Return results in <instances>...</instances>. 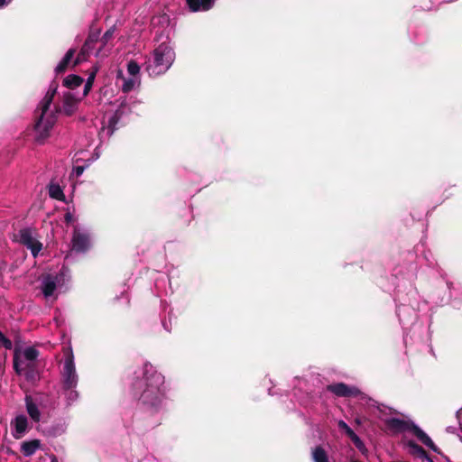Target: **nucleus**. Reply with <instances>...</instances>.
Wrapping results in <instances>:
<instances>
[{
  "instance_id": "nucleus-1",
  "label": "nucleus",
  "mask_w": 462,
  "mask_h": 462,
  "mask_svg": "<svg viewBox=\"0 0 462 462\" xmlns=\"http://www.w3.org/2000/svg\"><path fill=\"white\" fill-rule=\"evenodd\" d=\"M58 85L51 83L46 95L40 102L38 110L40 116L34 125L35 141L39 143H43L44 141L50 136L51 130L57 121L59 113L70 116L77 110L81 97H78L71 91H66L62 96V104L60 107L54 106L51 108V104L54 96L57 92Z\"/></svg>"
},
{
  "instance_id": "nucleus-2",
  "label": "nucleus",
  "mask_w": 462,
  "mask_h": 462,
  "mask_svg": "<svg viewBox=\"0 0 462 462\" xmlns=\"http://www.w3.org/2000/svg\"><path fill=\"white\" fill-rule=\"evenodd\" d=\"M140 375L133 383L134 396L153 411L164 408L169 392L164 375L149 362L143 365Z\"/></svg>"
},
{
  "instance_id": "nucleus-3",
  "label": "nucleus",
  "mask_w": 462,
  "mask_h": 462,
  "mask_svg": "<svg viewBox=\"0 0 462 462\" xmlns=\"http://www.w3.org/2000/svg\"><path fill=\"white\" fill-rule=\"evenodd\" d=\"M379 419L385 424L387 430L393 434L411 432L426 447L434 452H439L432 439L420 429L412 420L393 417L397 412L389 407L381 405L378 407Z\"/></svg>"
},
{
  "instance_id": "nucleus-4",
  "label": "nucleus",
  "mask_w": 462,
  "mask_h": 462,
  "mask_svg": "<svg viewBox=\"0 0 462 462\" xmlns=\"http://www.w3.org/2000/svg\"><path fill=\"white\" fill-rule=\"evenodd\" d=\"M60 364V394L64 396L67 405L70 406L79 399L77 391L79 374L70 346L63 348V358Z\"/></svg>"
},
{
  "instance_id": "nucleus-5",
  "label": "nucleus",
  "mask_w": 462,
  "mask_h": 462,
  "mask_svg": "<svg viewBox=\"0 0 462 462\" xmlns=\"http://www.w3.org/2000/svg\"><path fill=\"white\" fill-rule=\"evenodd\" d=\"M70 271L62 266L58 272L43 273L39 278V290L46 300L55 301L59 295L68 290Z\"/></svg>"
},
{
  "instance_id": "nucleus-6",
  "label": "nucleus",
  "mask_w": 462,
  "mask_h": 462,
  "mask_svg": "<svg viewBox=\"0 0 462 462\" xmlns=\"http://www.w3.org/2000/svg\"><path fill=\"white\" fill-rule=\"evenodd\" d=\"M175 60V51L168 38L158 44L145 61V70L151 77L164 74Z\"/></svg>"
},
{
  "instance_id": "nucleus-7",
  "label": "nucleus",
  "mask_w": 462,
  "mask_h": 462,
  "mask_svg": "<svg viewBox=\"0 0 462 462\" xmlns=\"http://www.w3.org/2000/svg\"><path fill=\"white\" fill-rule=\"evenodd\" d=\"M116 27H110L100 40H98V33L90 34L86 40L77 58L74 60L73 64L76 65L86 60L87 57L90 53H93L96 57L106 56V53L103 52V50L114 37Z\"/></svg>"
},
{
  "instance_id": "nucleus-8",
  "label": "nucleus",
  "mask_w": 462,
  "mask_h": 462,
  "mask_svg": "<svg viewBox=\"0 0 462 462\" xmlns=\"http://www.w3.org/2000/svg\"><path fill=\"white\" fill-rule=\"evenodd\" d=\"M38 350L28 346L22 350H15L14 355V368L18 374H23L28 380L35 376Z\"/></svg>"
},
{
  "instance_id": "nucleus-9",
  "label": "nucleus",
  "mask_w": 462,
  "mask_h": 462,
  "mask_svg": "<svg viewBox=\"0 0 462 462\" xmlns=\"http://www.w3.org/2000/svg\"><path fill=\"white\" fill-rule=\"evenodd\" d=\"M139 103L140 102L133 97H125L124 98L120 97V104L118 108L113 115L108 116L107 125H104L99 133L101 138L104 135H106L107 137L111 136L115 130L117 128V125L119 124L122 117L131 113L133 108Z\"/></svg>"
},
{
  "instance_id": "nucleus-10",
  "label": "nucleus",
  "mask_w": 462,
  "mask_h": 462,
  "mask_svg": "<svg viewBox=\"0 0 462 462\" xmlns=\"http://www.w3.org/2000/svg\"><path fill=\"white\" fill-rule=\"evenodd\" d=\"M401 302L397 306V316L400 323L402 326H410L415 323L417 320V308H418V293L412 290L410 291L409 302L406 303V300L400 298Z\"/></svg>"
},
{
  "instance_id": "nucleus-11",
  "label": "nucleus",
  "mask_w": 462,
  "mask_h": 462,
  "mask_svg": "<svg viewBox=\"0 0 462 462\" xmlns=\"http://www.w3.org/2000/svg\"><path fill=\"white\" fill-rule=\"evenodd\" d=\"M17 240L31 251L33 257H36L42 249V244L39 241L36 232L31 228L21 229Z\"/></svg>"
},
{
  "instance_id": "nucleus-12",
  "label": "nucleus",
  "mask_w": 462,
  "mask_h": 462,
  "mask_svg": "<svg viewBox=\"0 0 462 462\" xmlns=\"http://www.w3.org/2000/svg\"><path fill=\"white\" fill-rule=\"evenodd\" d=\"M91 246L90 235L87 228L76 226L74 227L71 250L76 253H85Z\"/></svg>"
},
{
  "instance_id": "nucleus-13",
  "label": "nucleus",
  "mask_w": 462,
  "mask_h": 462,
  "mask_svg": "<svg viewBox=\"0 0 462 462\" xmlns=\"http://www.w3.org/2000/svg\"><path fill=\"white\" fill-rule=\"evenodd\" d=\"M11 433L15 439H20L29 431V420L24 414L16 415L10 422Z\"/></svg>"
},
{
  "instance_id": "nucleus-14",
  "label": "nucleus",
  "mask_w": 462,
  "mask_h": 462,
  "mask_svg": "<svg viewBox=\"0 0 462 462\" xmlns=\"http://www.w3.org/2000/svg\"><path fill=\"white\" fill-rule=\"evenodd\" d=\"M24 402H25L26 411H27L30 419L32 420V421L38 424L37 430H40L42 428V425L40 424L41 420H42V411H41L39 404L30 395L25 396Z\"/></svg>"
},
{
  "instance_id": "nucleus-15",
  "label": "nucleus",
  "mask_w": 462,
  "mask_h": 462,
  "mask_svg": "<svg viewBox=\"0 0 462 462\" xmlns=\"http://www.w3.org/2000/svg\"><path fill=\"white\" fill-rule=\"evenodd\" d=\"M327 389L337 396H356L360 393L356 387H350L343 383L329 384Z\"/></svg>"
},
{
  "instance_id": "nucleus-16",
  "label": "nucleus",
  "mask_w": 462,
  "mask_h": 462,
  "mask_svg": "<svg viewBox=\"0 0 462 462\" xmlns=\"http://www.w3.org/2000/svg\"><path fill=\"white\" fill-rule=\"evenodd\" d=\"M67 430V422L64 419L54 421L51 425L41 428L40 430L47 437H58L62 435Z\"/></svg>"
},
{
  "instance_id": "nucleus-17",
  "label": "nucleus",
  "mask_w": 462,
  "mask_h": 462,
  "mask_svg": "<svg viewBox=\"0 0 462 462\" xmlns=\"http://www.w3.org/2000/svg\"><path fill=\"white\" fill-rule=\"evenodd\" d=\"M117 80H121V88L124 93H128L137 88L141 84V77H125L122 71L117 73Z\"/></svg>"
},
{
  "instance_id": "nucleus-18",
  "label": "nucleus",
  "mask_w": 462,
  "mask_h": 462,
  "mask_svg": "<svg viewBox=\"0 0 462 462\" xmlns=\"http://www.w3.org/2000/svg\"><path fill=\"white\" fill-rule=\"evenodd\" d=\"M191 12H207L213 8L216 0H186Z\"/></svg>"
},
{
  "instance_id": "nucleus-19",
  "label": "nucleus",
  "mask_w": 462,
  "mask_h": 462,
  "mask_svg": "<svg viewBox=\"0 0 462 462\" xmlns=\"http://www.w3.org/2000/svg\"><path fill=\"white\" fill-rule=\"evenodd\" d=\"M41 447V441L39 439H32L28 441H23L21 444V451L24 457L32 456L37 449Z\"/></svg>"
},
{
  "instance_id": "nucleus-20",
  "label": "nucleus",
  "mask_w": 462,
  "mask_h": 462,
  "mask_svg": "<svg viewBox=\"0 0 462 462\" xmlns=\"http://www.w3.org/2000/svg\"><path fill=\"white\" fill-rule=\"evenodd\" d=\"M76 50L75 49H69L64 57L61 59V60L58 63V65L55 68V72L57 74L62 73L66 70V69L69 67V65L72 62L73 58L75 56Z\"/></svg>"
},
{
  "instance_id": "nucleus-21",
  "label": "nucleus",
  "mask_w": 462,
  "mask_h": 462,
  "mask_svg": "<svg viewBox=\"0 0 462 462\" xmlns=\"http://www.w3.org/2000/svg\"><path fill=\"white\" fill-rule=\"evenodd\" d=\"M407 447L409 448V451L413 456H416L422 459H427L429 462H433L427 455L426 451L418 444H416L412 440L407 441Z\"/></svg>"
},
{
  "instance_id": "nucleus-22",
  "label": "nucleus",
  "mask_w": 462,
  "mask_h": 462,
  "mask_svg": "<svg viewBox=\"0 0 462 462\" xmlns=\"http://www.w3.org/2000/svg\"><path fill=\"white\" fill-rule=\"evenodd\" d=\"M84 82L83 79L77 75H69L64 79V86L67 88L73 89L75 88L79 87Z\"/></svg>"
},
{
  "instance_id": "nucleus-23",
  "label": "nucleus",
  "mask_w": 462,
  "mask_h": 462,
  "mask_svg": "<svg viewBox=\"0 0 462 462\" xmlns=\"http://www.w3.org/2000/svg\"><path fill=\"white\" fill-rule=\"evenodd\" d=\"M313 462H328V457L325 449L321 447H316L312 450Z\"/></svg>"
},
{
  "instance_id": "nucleus-24",
  "label": "nucleus",
  "mask_w": 462,
  "mask_h": 462,
  "mask_svg": "<svg viewBox=\"0 0 462 462\" xmlns=\"http://www.w3.org/2000/svg\"><path fill=\"white\" fill-rule=\"evenodd\" d=\"M49 195L51 198L58 200L64 199L63 190L61 189L60 186L57 183H51L49 185Z\"/></svg>"
},
{
  "instance_id": "nucleus-25",
  "label": "nucleus",
  "mask_w": 462,
  "mask_h": 462,
  "mask_svg": "<svg viewBox=\"0 0 462 462\" xmlns=\"http://www.w3.org/2000/svg\"><path fill=\"white\" fill-rule=\"evenodd\" d=\"M351 440L353 441V443L355 444L356 448L364 455V456H367L368 454V450L365 447V445L364 444V442L362 441V439L356 434L354 433V435H352L350 437Z\"/></svg>"
},
{
  "instance_id": "nucleus-26",
  "label": "nucleus",
  "mask_w": 462,
  "mask_h": 462,
  "mask_svg": "<svg viewBox=\"0 0 462 462\" xmlns=\"http://www.w3.org/2000/svg\"><path fill=\"white\" fill-rule=\"evenodd\" d=\"M127 73L131 77H141L140 76V66L135 60H130L127 63Z\"/></svg>"
},
{
  "instance_id": "nucleus-27",
  "label": "nucleus",
  "mask_w": 462,
  "mask_h": 462,
  "mask_svg": "<svg viewBox=\"0 0 462 462\" xmlns=\"http://www.w3.org/2000/svg\"><path fill=\"white\" fill-rule=\"evenodd\" d=\"M0 346L5 347V349H11L13 346L11 340H9L1 331H0Z\"/></svg>"
},
{
  "instance_id": "nucleus-28",
  "label": "nucleus",
  "mask_w": 462,
  "mask_h": 462,
  "mask_svg": "<svg viewBox=\"0 0 462 462\" xmlns=\"http://www.w3.org/2000/svg\"><path fill=\"white\" fill-rule=\"evenodd\" d=\"M338 427L344 430L349 438L355 433L354 430L344 420L338 421Z\"/></svg>"
},
{
  "instance_id": "nucleus-29",
  "label": "nucleus",
  "mask_w": 462,
  "mask_h": 462,
  "mask_svg": "<svg viewBox=\"0 0 462 462\" xmlns=\"http://www.w3.org/2000/svg\"><path fill=\"white\" fill-rule=\"evenodd\" d=\"M94 77L95 75L92 74L88 77L87 82L85 83L84 85V90H83V97L87 96L88 93L89 92L91 87H92V84H93V80H94Z\"/></svg>"
},
{
  "instance_id": "nucleus-30",
  "label": "nucleus",
  "mask_w": 462,
  "mask_h": 462,
  "mask_svg": "<svg viewBox=\"0 0 462 462\" xmlns=\"http://www.w3.org/2000/svg\"><path fill=\"white\" fill-rule=\"evenodd\" d=\"M170 22L169 17L166 14L160 15L158 17H154L152 20V23L155 25L157 23H166L168 24Z\"/></svg>"
},
{
  "instance_id": "nucleus-31",
  "label": "nucleus",
  "mask_w": 462,
  "mask_h": 462,
  "mask_svg": "<svg viewBox=\"0 0 462 462\" xmlns=\"http://www.w3.org/2000/svg\"><path fill=\"white\" fill-rule=\"evenodd\" d=\"M447 286H448V289L449 291V297L452 298L453 297V291L455 290V285L452 282H447Z\"/></svg>"
},
{
  "instance_id": "nucleus-32",
  "label": "nucleus",
  "mask_w": 462,
  "mask_h": 462,
  "mask_svg": "<svg viewBox=\"0 0 462 462\" xmlns=\"http://www.w3.org/2000/svg\"><path fill=\"white\" fill-rule=\"evenodd\" d=\"M13 0H0V8L9 5Z\"/></svg>"
},
{
  "instance_id": "nucleus-33",
  "label": "nucleus",
  "mask_w": 462,
  "mask_h": 462,
  "mask_svg": "<svg viewBox=\"0 0 462 462\" xmlns=\"http://www.w3.org/2000/svg\"><path fill=\"white\" fill-rule=\"evenodd\" d=\"M72 218H73V217H72V215H71L70 213H67V214L65 215V220H66L68 223H69V222H70V221H72Z\"/></svg>"
},
{
  "instance_id": "nucleus-34",
  "label": "nucleus",
  "mask_w": 462,
  "mask_h": 462,
  "mask_svg": "<svg viewBox=\"0 0 462 462\" xmlns=\"http://www.w3.org/2000/svg\"><path fill=\"white\" fill-rule=\"evenodd\" d=\"M83 171H84V167H77V168H76V173H77V175H80V174H82Z\"/></svg>"
},
{
  "instance_id": "nucleus-35",
  "label": "nucleus",
  "mask_w": 462,
  "mask_h": 462,
  "mask_svg": "<svg viewBox=\"0 0 462 462\" xmlns=\"http://www.w3.org/2000/svg\"><path fill=\"white\" fill-rule=\"evenodd\" d=\"M51 462H59L58 458L55 456L51 457Z\"/></svg>"
},
{
  "instance_id": "nucleus-36",
  "label": "nucleus",
  "mask_w": 462,
  "mask_h": 462,
  "mask_svg": "<svg viewBox=\"0 0 462 462\" xmlns=\"http://www.w3.org/2000/svg\"><path fill=\"white\" fill-rule=\"evenodd\" d=\"M453 306L457 309H460L456 300H453Z\"/></svg>"
},
{
  "instance_id": "nucleus-37",
  "label": "nucleus",
  "mask_w": 462,
  "mask_h": 462,
  "mask_svg": "<svg viewBox=\"0 0 462 462\" xmlns=\"http://www.w3.org/2000/svg\"><path fill=\"white\" fill-rule=\"evenodd\" d=\"M350 462H359V461L356 459H351Z\"/></svg>"
}]
</instances>
